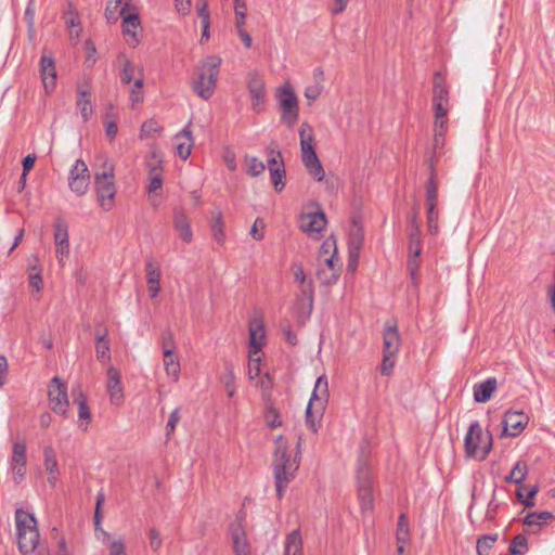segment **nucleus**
Segmentation results:
<instances>
[{"label":"nucleus","instance_id":"1","mask_svg":"<svg viewBox=\"0 0 555 555\" xmlns=\"http://www.w3.org/2000/svg\"><path fill=\"white\" fill-rule=\"evenodd\" d=\"M298 467L299 461L296 456L294 459L291 457L284 437L278 436L275 439V451L273 455V472L275 490L279 499L283 498L284 491L288 487L291 480L295 478Z\"/></svg>","mask_w":555,"mask_h":555},{"label":"nucleus","instance_id":"2","mask_svg":"<svg viewBox=\"0 0 555 555\" xmlns=\"http://www.w3.org/2000/svg\"><path fill=\"white\" fill-rule=\"evenodd\" d=\"M16 540L18 551L23 555H30L39 543V530L35 516L22 508L15 512Z\"/></svg>","mask_w":555,"mask_h":555},{"label":"nucleus","instance_id":"3","mask_svg":"<svg viewBox=\"0 0 555 555\" xmlns=\"http://www.w3.org/2000/svg\"><path fill=\"white\" fill-rule=\"evenodd\" d=\"M221 59L217 55L207 56L197 67V77L193 81V90L203 100H208L215 92L220 72Z\"/></svg>","mask_w":555,"mask_h":555},{"label":"nucleus","instance_id":"4","mask_svg":"<svg viewBox=\"0 0 555 555\" xmlns=\"http://www.w3.org/2000/svg\"><path fill=\"white\" fill-rule=\"evenodd\" d=\"M328 398V383L325 376L318 377L310 401L306 409V424L317 433Z\"/></svg>","mask_w":555,"mask_h":555},{"label":"nucleus","instance_id":"5","mask_svg":"<svg viewBox=\"0 0 555 555\" xmlns=\"http://www.w3.org/2000/svg\"><path fill=\"white\" fill-rule=\"evenodd\" d=\"M94 184L100 206L104 210H109L116 195L114 166L111 163L105 162L102 171L94 175Z\"/></svg>","mask_w":555,"mask_h":555},{"label":"nucleus","instance_id":"6","mask_svg":"<svg viewBox=\"0 0 555 555\" xmlns=\"http://www.w3.org/2000/svg\"><path fill=\"white\" fill-rule=\"evenodd\" d=\"M357 481H358V496L361 503L362 509H371L373 506V476L371 467L361 454L358 459L357 464Z\"/></svg>","mask_w":555,"mask_h":555},{"label":"nucleus","instance_id":"7","mask_svg":"<svg viewBox=\"0 0 555 555\" xmlns=\"http://www.w3.org/2000/svg\"><path fill=\"white\" fill-rule=\"evenodd\" d=\"M482 438V428L480 424L475 421L470 424L468 431L464 439L465 453L468 457H477L483 461L492 449V436L488 433L487 441L479 449V443Z\"/></svg>","mask_w":555,"mask_h":555},{"label":"nucleus","instance_id":"8","mask_svg":"<svg viewBox=\"0 0 555 555\" xmlns=\"http://www.w3.org/2000/svg\"><path fill=\"white\" fill-rule=\"evenodd\" d=\"M48 398L51 410L66 417L69 406L67 386L60 377L55 376L51 379L48 388Z\"/></svg>","mask_w":555,"mask_h":555},{"label":"nucleus","instance_id":"9","mask_svg":"<svg viewBox=\"0 0 555 555\" xmlns=\"http://www.w3.org/2000/svg\"><path fill=\"white\" fill-rule=\"evenodd\" d=\"M278 102L282 109V120L293 127L298 118V100L289 86H284L279 94Z\"/></svg>","mask_w":555,"mask_h":555},{"label":"nucleus","instance_id":"10","mask_svg":"<svg viewBox=\"0 0 555 555\" xmlns=\"http://www.w3.org/2000/svg\"><path fill=\"white\" fill-rule=\"evenodd\" d=\"M90 184V173L87 164L77 159L68 176V186L78 196L87 193Z\"/></svg>","mask_w":555,"mask_h":555},{"label":"nucleus","instance_id":"11","mask_svg":"<svg viewBox=\"0 0 555 555\" xmlns=\"http://www.w3.org/2000/svg\"><path fill=\"white\" fill-rule=\"evenodd\" d=\"M247 89L250 94L251 108L256 113H261L264 105L266 89L263 79L259 73H248Z\"/></svg>","mask_w":555,"mask_h":555},{"label":"nucleus","instance_id":"12","mask_svg":"<svg viewBox=\"0 0 555 555\" xmlns=\"http://www.w3.org/2000/svg\"><path fill=\"white\" fill-rule=\"evenodd\" d=\"M431 102L434 112H449L450 93L446 79L439 72L434 76Z\"/></svg>","mask_w":555,"mask_h":555},{"label":"nucleus","instance_id":"13","mask_svg":"<svg viewBox=\"0 0 555 555\" xmlns=\"http://www.w3.org/2000/svg\"><path fill=\"white\" fill-rule=\"evenodd\" d=\"M14 480L18 482L26 474V444L24 441H14L10 460Z\"/></svg>","mask_w":555,"mask_h":555},{"label":"nucleus","instance_id":"14","mask_svg":"<svg viewBox=\"0 0 555 555\" xmlns=\"http://www.w3.org/2000/svg\"><path fill=\"white\" fill-rule=\"evenodd\" d=\"M529 417L521 411H506L503 417V430L511 437L518 436L527 426Z\"/></svg>","mask_w":555,"mask_h":555},{"label":"nucleus","instance_id":"15","mask_svg":"<svg viewBox=\"0 0 555 555\" xmlns=\"http://www.w3.org/2000/svg\"><path fill=\"white\" fill-rule=\"evenodd\" d=\"M127 11L128 4L126 3L125 7L119 11V15L122 17V33L125 36L130 37V39H128V43L132 47H135L140 41L138 37L140 18L137 12L127 13Z\"/></svg>","mask_w":555,"mask_h":555},{"label":"nucleus","instance_id":"16","mask_svg":"<svg viewBox=\"0 0 555 555\" xmlns=\"http://www.w3.org/2000/svg\"><path fill=\"white\" fill-rule=\"evenodd\" d=\"M401 346V336L397 321H387L383 332V353L398 354Z\"/></svg>","mask_w":555,"mask_h":555},{"label":"nucleus","instance_id":"17","mask_svg":"<svg viewBox=\"0 0 555 555\" xmlns=\"http://www.w3.org/2000/svg\"><path fill=\"white\" fill-rule=\"evenodd\" d=\"M230 535L235 555H251L250 544L241 521L230 525Z\"/></svg>","mask_w":555,"mask_h":555},{"label":"nucleus","instance_id":"18","mask_svg":"<svg viewBox=\"0 0 555 555\" xmlns=\"http://www.w3.org/2000/svg\"><path fill=\"white\" fill-rule=\"evenodd\" d=\"M54 243L56 255L62 262L63 258L69 255L68 225L63 220H56L54 223Z\"/></svg>","mask_w":555,"mask_h":555},{"label":"nucleus","instance_id":"19","mask_svg":"<svg viewBox=\"0 0 555 555\" xmlns=\"http://www.w3.org/2000/svg\"><path fill=\"white\" fill-rule=\"evenodd\" d=\"M326 225V217L323 211L304 214L300 217V229L309 234H320Z\"/></svg>","mask_w":555,"mask_h":555},{"label":"nucleus","instance_id":"20","mask_svg":"<svg viewBox=\"0 0 555 555\" xmlns=\"http://www.w3.org/2000/svg\"><path fill=\"white\" fill-rule=\"evenodd\" d=\"M121 377L119 371L111 366L107 370V392L109 395L111 402L115 405L121 404L124 400V391L121 386Z\"/></svg>","mask_w":555,"mask_h":555},{"label":"nucleus","instance_id":"21","mask_svg":"<svg viewBox=\"0 0 555 555\" xmlns=\"http://www.w3.org/2000/svg\"><path fill=\"white\" fill-rule=\"evenodd\" d=\"M40 75L47 92H51L56 85V68L52 56L42 55L40 59Z\"/></svg>","mask_w":555,"mask_h":555},{"label":"nucleus","instance_id":"22","mask_svg":"<svg viewBox=\"0 0 555 555\" xmlns=\"http://www.w3.org/2000/svg\"><path fill=\"white\" fill-rule=\"evenodd\" d=\"M409 253L411 258L408 261V268L412 276L418 270L417 257L422 250L421 231H411L409 234Z\"/></svg>","mask_w":555,"mask_h":555},{"label":"nucleus","instance_id":"23","mask_svg":"<svg viewBox=\"0 0 555 555\" xmlns=\"http://www.w3.org/2000/svg\"><path fill=\"white\" fill-rule=\"evenodd\" d=\"M145 273L150 297L155 298L160 291V269L154 261L149 260L145 263Z\"/></svg>","mask_w":555,"mask_h":555},{"label":"nucleus","instance_id":"24","mask_svg":"<svg viewBox=\"0 0 555 555\" xmlns=\"http://www.w3.org/2000/svg\"><path fill=\"white\" fill-rule=\"evenodd\" d=\"M173 227L179 232V236L185 243L193 240V232L191 229L190 220L183 210L176 209L173 212Z\"/></svg>","mask_w":555,"mask_h":555},{"label":"nucleus","instance_id":"25","mask_svg":"<svg viewBox=\"0 0 555 555\" xmlns=\"http://www.w3.org/2000/svg\"><path fill=\"white\" fill-rule=\"evenodd\" d=\"M44 468L48 473V482L51 487H55L59 479V465L56 454L52 447H46L43 450Z\"/></svg>","mask_w":555,"mask_h":555},{"label":"nucleus","instance_id":"26","mask_svg":"<svg viewBox=\"0 0 555 555\" xmlns=\"http://www.w3.org/2000/svg\"><path fill=\"white\" fill-rule=\"evenodd\" d=\"M175 140L177 141L178 155L185 160L190 156L193 146L192 131L189 127H185L176 134Z\"/></svg>","mask_w":555,"mask_h":555},{"label":"nucleus","instance_id":"27","mask_svg":"<svg viewBox=\"0 0 555 555\" xmlns=\"http://www.w3.org/2000/svg\"><path fill=\"white\" fill-rule=\"evenodd\" d=\"M496 389V379L494 377H490L487 380L476 384L474 386V399L476 402L485 403L489 401L492 397V393Z\"/></svg>","mask_w":555,"mask_h":555},{"label":"nucleus","instance_id":"28","mask_svg":"<svg viewBox=\"0 0 555 555\" xmlns=\"http://www.w3.org/2000/svg\"><path fill=\"white\" fill-rule=\"evenodd\" d=\"M301 160L307 171L317 179V181H322L324 179L325 172L323 166L315 153H310L307 155H301Z\"/></svg>","mask_w":555,"mask_h":555},{"label":"nucleus","instance_id":"29","mask_svg":"<svg viewBox=\"0 0 555 555\" xmlns=\"http://www.w3.org/2000/svg\"><path fill=\"white\" fill-rule=\"evenodd\" d=\"M299 138H300V149L301 155H307L310 153H315L313 143V130L308 122H302L299 128Z\"/></svg>","mask_w":555,"mask_h":555},{"label":"nucleus","instance_id":"30","mask_svg":"<svg viewBox=\"0 0 555 555\" xmlns=\"http://www.w3.org/2000/svg\"><path fill=\"white\" fill-rule=\"evenodd\" d=\"M284 555H302V539L300 530L295 529L286 535Z\"/></svg>","mask_w":555,"mask_h":555},{"label":"nucleus","instance_id":"31","mask_svg":"<svg viewBox=\"0 0 555 555\" xmlns=\"http://www.w3.org/2000/svg\"><path fill=\"white\" fill-rule=\"evenodd\" d=\"M95 353L100 361L111 360V348L107 340V330L103 332L96 331L95 333Z\"/></svg>","mask_w":555,"mask_h":555},{"label":"nucleus","instance_id":"32","mask_svg":"<svg viewBox=\"0 0 555 555\" xmlns=\"http://www.w3.org/2000/svg\"><path fill=\"white\" fill-rule=\"evenodd\" d=\"M528 470L529 467L527 463L522 460H519L516 462L511 473L507 476H505L504 480L509 483L519 485L526 479Z\"/></svg>","mask_w":555,"mask_h":555},{"label":"nucleus","instance_id":"33","mask_svg":"<svg viewBox=\"0 0 555 555\" xmlns=\"http://www.w3.org/2000/svg\"><path fill=\"white\" fill-rule=\"evenodd\" d=\"M264 338V327L261 323L255 324L251 323L249 325V344H250V350L254 351V353H259L261 346H262V339Z\"/></svg>","mask_w":555,"mask_h":555},{"label":"nucleus","instance_id":"34","mask_svg":"<svg viewBox=\"0 0 555 555\" xmlns=\"http://www.w3.org/2000/svg\"><path fill=\"white\" fill-rule=\"evenodd\" d=\"M73 402L78 404V417L79 420L89 421L91 417L87 399L80 387L72 389Z\"/></svg>","mask_w":555,"mask_h":555},{"label":"nucleus","instance_id":"35","mask_svg":"<svg viewBox=\"0 0 555 555\" xmlns=\"http://www.w3.org/2000/svg\"><path fill=\"white\" fill-rule=\"evenodd\" d=\"M554 518L553 513L548 511L532 512L524 518V525L542 527Z\"/></svg>","mask_w":555,"mask_h":555},{"label":"nucleus","instance_id":"36","mask_svg":"<svg viewBox=\"0 0 555 555\" xmlns=\"http://www.w3.org/2000/svg\"><path fill=\"white\" fill-rule=\"evenodd\" d=\"M438 203V184L436 181L435 170L431 167L430 177L426 183V206L437 207Z\"/></svg>","mask_w":555,"mask_h":555},{"label":"nucleus","instance_id":"37","mask_svg":"<svg viewBox=\"0 0 555 555\" xmlns=\"http://www.w3.org/2000/svg\"><path fill=\"white\" fill-rule=\"evenodd\" d=\"M118 60L121 64V68L119 70L120 81L122 85H130L134 77V65L125 56V54H119Z\"/></svg>","mask_w":555,"mask_h":555},{"label":"nucleus","instance_id":"38","mask_svg":"<svg viewBox=\"0 0 555 555\" xmlns=\"http://www.w3.org/2000/svg\"><path fill=\"white\" fill-rule=\"evenodd\" d=\"M211 233H212L215 241L219 245H222L224 243V240H225L224 222H223L222 212L220 210H218L214 214V219H212V223H211Z\"/></svg>","mask_w":555,"mask_h":555},{"label":"nucleus","instance_id":"39","mask_svg":"<svg viewBox=\"0 0 555 555\" xmlns=\"http://www.w3.org/2000/svg\"><path fill=\"white\" fill-rule=\"evenodd\" d=\"M224 370L225 372L221 377V382L224 386L228 397L232 398L236 392L234 367L231 363H227Z\"/></svg>","mask_w":555,"mask_h":555},{"label":"nucleus","instance_id":"40","mask_svg":"<svg viewBox=\"0 0 555 555\" xmlns=\"http://www.w3.org/2000/svg\"><path fill=\"white\" fill-rule=\"evenodd\" d=\"M164 365L167 376L172 382H178L180 376V362L179 359L175 356V353H171L168 357H164Z\"/></svg>","mask_w":555,"mask_h":555},{"label":"nucleus","instance_id":"41","mask_svg":"<svg viewBox=\"0 0 555 555\" xmlns=\"http://www.w3.org/2000/svg\"><path fill=\"white\" fill-rule=\"evenodd\" d=\"M498 533L483 534L477 540L476 550L478 555H488L494 543L498 541Z\"/></svg>","mask_w":555,"mask_h":555},{"label":"nucleus","instance_id":"42","mask_svg":"<svg viewBox=\"0 0 555 555\" xmlns=\"http://www.w3.org/2000/svg\"><path fill=\"white\" fill-rule=\"evenodd\" d=\"M130 0H108L105 9V17L108 22H116L119 15V11L127 3L128 7Z\"/></svg>","mask_w":555,"mask_h":555},{"label":"nucleus","instance_id":"43","mask_svg":"<svg viewBox=\"0 0 555 555\" xmlns=\"http://www.w3.org/2000/svg\"><path fill=\"white\" fill-rule=\"evenodd\" d=\"M508 551L511 555H522L528 551V539L525 534H517L511 541Z\"/></svg>","mask_w":555,"mask_h":555},{"label":"nucleus","instance_id":"44","mask_svg":"<svg viewBox=\"0 0 555 555\" xmlns=\"http://www.w3.org/2000/svg\"><path fill=\"white\" fill-rule=\"evenodd\" d=\"M410 540L409 522L404 514H401L397 525V543L406 544Z\"/></svg>","mask_w":555,"mask_h":555},{"label":"nucleus","instance_id":"45","mask_svg":"<svg viewBox=\"0 0 555 555\" xmlns=\"http://www.w3.org/2000/svg\"><path fill=\"white\" fill-rule=\"evenodd\" d=\"M317 278L323 285H333L339 278V270L320 268L317 272Z\"/></svg>","mask_w":555,"mask_h":555},{"label":"nucleus","instance_id":"46","mask_svg":"<svg viewBox=\"0 0 555 555\" xmlns=\"http://www.w3.org/2000/svg\"><path fill=\"white\" fill-rule=\"evenodd\" d=\"M80 98L77 100V106L80 109L81 118L83 121L89 120L93 113L90 99H87V91H79Z\"/></svg>","mask_w":555,"mask_h":555},{"label":"nucleus","instance_id":"47","mask_svg":"<svg viewBox=\"0 0 555 555\" xmlns=\"http://www.w3.org/2000/svg\"><path fill=\"white\" fill-rule=\"evenodd\" d=\"M247 165V173L251 177H258L266 170V165L255 156H247L245 158Z\"/></svg>","mask_w":555,"mask_h":555},{"label":"nucleus","instance_id":"48","mask_svg":"<svg viewBox=\"0 0 555 555\" xmlns=\"http://www.w3.org/2000/svg\"><path fill=\"white\" fill-rule=\"evenodd\" d=\"M143 73L142 69H140V76L135 78L133 86L130 88V100L132 102V105L140 103L143 101Z\"/></svg>","mask_w":555,"mask_h":555},{"label":"nucleus","instance_id":"49","mask_svg":"<svg viewBox=\"0 0 555 555\" xmlns=\"http://www.w3.org/2000/svg\"><path fill=\"white\" fill-rule=\"evenodd\" d=\"M269 173H270L271 182H272L274 189L278 192L282 191L285 186V176H286L285 167H282V168L276 167L274 169L271 168V171H269Z\"/></svg>","mask_w":555,"mask_h":555},{"label":"nucleus","instance_id":"50","mask_svg":"<svg viewBox=\"0 0 555 555\" xmlns=\"http://www.w3.org/2000/svg\"><path fill=\"white\" fill-rule=\"evenodd\" d=\"M162 347L164 357H168L175 351V339L173 334L170 330H166L162 333Z\"/></svg>","mask_w":555,"mask_h":555},{"label":"nucleus","instance_id":"51","mask_svg":"<svg viewBox=\"0 0 555 555\" xmlns=\"http://www.w3.org/2000/svg\"><path fill=\"white\" fill-rule=\"evenodd\" d=\"M313 284L312 281H308V283L300 284V300L304 302H307V306L309 308V311L312 309L313 305Z\"/></svg>","mask_w":555,"mask_h":555},{"label":"nucleus","instance_id":"52","mask_svg":"<svg viewBox=\"0 0 555 555\" xmlns=\"http://www.w3.org/2000/svg\"><path fill=\"white\" fill-rule=\"evenodd\" d=\"M260 357L258 353H254L249 350V364H248V376L251 380L256 379L260 375Z\"/></svg>","mask_w":555,"mask_h":555},{"label":"nucleus","instance_id":"53","mask_svg":"<svg viewBox=\"0 0 555 555\" xmlns=\"http://www.w3.org/2000/svg\"><path fill=\"white\" fill-rule=\"evenodd\" d=\"M434 116H435L434 131L447 133L448 112H446V111L434 112Z\"/></svg>","mask_w":555,"mask_h":555},{"label":"nucleus","instance_id":"54","mask_svg":"<svg viewBox=\"0 0 555 555\" xmlns=\"http://www.w3.org/2000/svg\"><path fill=\"white\" fill-rule=\"evenodd\" d=\"M234 11H235V25L237 28L243 27L246 22V3L244 0H234Z\"/></svg>","mask_w":555,"mask_h":555},{"label":"nucleus","instance_id":"55","mask_svg":"<svg viewBox=\"0 0 555 555\" xmlns=\"http://www.w3.org/2000/svg\"><path fill=\"white\" fill-rule=\"evenodd\" d=\"M427 228L430 234H436L438 232V218L439 212L437 207H427Z\"/></svg>","mask_w":555,"mask_h":555},{"label":"nucleus","instance_id":"56","mask_svg":"<svg viewBox=\"0 0 555 555\" xmlns=\"http://www.w3.org/2000/svg\"><path fill=\"white\" fill-rule=\"evenodd\" d=\"M162 126L155 119H149L141 126V138L151 137L153 133L160 132Z\"/></svg>","mask_w":555,"mask_h":555},{"label":"nucleus","instance_id":"57","mask_svg":"<svg viewBox=\"0 0 555 555\" xmlns=\"http://www.w3.org/2000/svg\"><path fill=\"white\" fill-rule=\"evenodd\" d=\"M332 254L337 255L336 241L334 237H327L320 249V259H324V257H328Z\"/></svg>","mask_w":555,"mask_h":555},{"label":"nucleus","instance_id":"58","mask_svg":"<svg viewBox=\"0 0 555 555\" xmlns=\"http://www.w3.org/2000/svg\"><path fill=\"white\" fill-rule=\"evenodd\" d=\"M397 354L383 353V361L380 365L382 375L388 376L395 366Z\"/></svg>","mask_w":555,"mask_h":555},{"label":"nucleus","instance_id":"59","mask_svg":"<svg viewBox=\"0 0 555 555\" xmlns=\"http://www.w3.org/2000/svg\"><path fill=\"white\" fill-rule=\"evenodd\" d=\"M276 167L278 168L284 167L283 156L280 151L271 150L269 152V157H268V169H269V171H271V168L274 169Z\"/></svg>","mask_w":555,"mask_h":555},{"label":"nucleus","instance_id":"60","mask_svg":"<svg viewBox=\"0 0 555 555\" xmlns=\"http://www.w3.org/2000/svg\"><path fill=\"white\" fill-rule=\"evenodd\" d=\"M266 423L269 427L275 428L282 425V421L280 418L279 412L273 409L269 408L264 415Z\"/></svg>","mask_w":555,"mask_h":555},{"label":"nucleus","instance_id":"61","mask_svg":"<svg viewBox=\"0 0 555 555\" xmlns=\"http://www.w3.org/2000/svg\"><path fill=\"white\" fill-rule=\"evenodd\" d=\"M180 421V409L176 408L169 415L167 425H166V436L170 437L173 434L178 422Z\"/></svg>","mask_w":555,"mask_h":555},{"label":"nucleus","instance_id":"62","mask_svg":"<svg viewBox=\"0 0 555 555\" xmlns=\"http://www.w3.org/2000/svg\"><path fill=\"white\" fill-rule=\"evenodd\" d=\"M150 183L147 186L149 193H154L162 189L163 186V176L160 172H154L153 175H149Z\"/></svg>","mask_w":555,"mask_h":555},{"label":"nucleus","instance_id":"63","mask_svg":"<svg viewBox=\"0 0 555 555\" xmlns=\"http://www.w3.org/2000/svg\"><path fill=\"white\" fill-rule=\"evenodd\" d=\"M361 247H362V235L359 232H357V233L352 234L349 238L348 253L360 255Z\"/></svg>","mask_w":555,"mask_h":555},{"label":"nucleus","instance_id":"64","mask_svg":"<svg viewBox=\"0 0 555 555\" xmlns=\"http://www.w3.org/2000/svg\"><path fill=\"white\" fill-rule=\"evenodd\" d=\"M108 555H127L124 540H114L109 543Z\"/></svg>","mask_w":555,"mask_h":555}]
</instances>
